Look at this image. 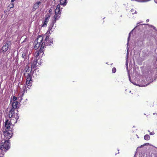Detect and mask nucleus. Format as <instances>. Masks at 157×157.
<instances>
[{"mask_svg": "<svg viewBox=\"0 0 157 157\" xmlns=\"http://www.w3.org/2000/svg\"><path fill=\"white\" fill-rule=\"evenodd\" d=\"M13 127V124L11 122L9 121L8 120H6L5 122V127L3 129L5 130H12V128Z\"/></svg>", "mask_w": 157, "mask_h": 157, "instance_id": "nucleus-6", "label": "nucleus"}, {"mask_svg": "<svg viewBox=\"0 0 157 157\" xmlns=\"http://www.w3.org/2000/svg\"><path fill=\"white\" fill-rule=\"evenodd\" d=\"M146 21L147 22H148L149 21V20L148 19H147Z\"/></svg>", "mask_w": 157, "mask_h": 157, "instance_id": "nucleus-33", "label": "nucleus"}, {"mask_svg": "<svg viewBox=\"0 0 157 157\" xmlns=\"http://www.w3.org/2000/svg\"><path fill=\"white\" fill-rule=\"evenodd\" d=\"M56 22V21L53 20L52 23L50 25L49 27L48 30V32L50 33V31L51 30H52V28L54 24Z\"/></svg>", "mask_w": 157, "mask_h": 157, "instance_id": "nucleus-12", "label": "nucleus"}, {"mask_svg": "<svg viewBox=\"0 0 157 157\" xmlns=\"http://www.w3.org/2000/svg\"><path fill=\"white\" fill-rule=\"evenodd\" d=\"M10 142L2 140L0 144V153H4L10 148Z\"/></svg>", "mask_w": 157, "mask_h": 157, "instance_id": "nucleus-2", "label": "nucleus"}, {"mask_svg": "<svg viewBox=\"0 0 157 157\" xmlns=\"http://www.w3.org/2000/svg\"><path fill=\"white\" fill-rule=\"evenodd\" d=\"M12 7H10V8H13V4H12Z\"/></svg>", "mask_w": 157, "mask_h": 157, "instance_id": "nucleus-36", "label": "nucleus"}, {"mask_svg": "<svg viewBox=\"0 0 157 157\" xmlns=\"http://www.w3.org/2000/svg\"><path fill=\"white\" fill-rule=\"evenodd\" d=\"M40 3L41 2H36L33 6V9L35 10H36L38 8Z\"/></svg>", "mask_w": 157, "mask_h": 157, "instance_id": "nucleus-15", "label": "nucleus"}, {"mask_svg": "<svg viewBox=\"0 0 157 157\" xmlns=\"http://www.w3.org/2000/svg\"><path fill=\"white\" fill-rule=\"evenodd\" d=\"M33 68L29 65L26 66L24 71V75L25 77L26 78V84L28 85L30 84L31 81L33 73L32 72V69Z\"/></svg>", "mask_w": 157, "mask_h": 157, "instance_id": "nucleus-1", "label": "nucleus"}, {"mask_svg": "<svg viewBox=\"0 0 157 157\" xmlns=\"http://www.w3.org/2000/svg\"><path fill=\"white\" fill-rule=\"evenodd\" d=\"M131 91H130V93H131Z\"/></svg>", "mask_w": 157, "mask_h": 157, "instance_id": "nucleus-39", "label": "nucleus"}, {"mask_svg": "<svg viewBox=\"0 0 157 157\" xmlns=\"http://www.w3.org/2000/svg\"><path fill=\"white\" fill-rule=\"evenodd\" d=\"M116 68L115 67H113L112 70V73H115L116 72Z\"/></svg>", "mask_w": 157, "mask_h": 157, "instance_id": "nucleus-23", "label": "nucleus"}, {"mask_svg": "<svg viewBox=\"0 0 157 157\" xmlns=\"http://www.w3.org/2000/svg\"><path fill=\"white\" fill-rule=\"evenodd\" d=\"M154 1L155 3H157V0H154Z\"/></svg>", "mask_w": 157, "mask_h": 157, "instance_id": "nucleus-32", "label": "nucleus"}, {"mask_svg": "<svg viewBox=\"0 0 157 157\" xmlns=\"http://www.w3.org/2000/svg\"><path fill=\"white\" fill-rule=\"evenodd\" d=\"M129 80L130 81H131V80H130V76L129 75Z\"/></svg>", "mask_w": 157, "mask_h": 157, "instance_id": "nucleus-35", "label": "nucleus"}, {"mask_svg": "<svg viewBox=\"0 0 157 157\" xmlns=\"http://www.w3.org/2000/svg\"><path fill=\"white\" fill-rule=\"evenodd\" d=\"M155 133L154 132H151L150 133V135H154Z\"/></svg>", "mask_w": 157, "mask_h": 157, "instance_id": "nucleus-27", "label": "nucleus"}, {"mask_svg": "<svg viewBox=\"0 0 157 157\" xmlns=\"http://www.w3.org/2000/svg\"><path fill=\"white\" fill-rule=\"evenodd\" d=\"M130 12L132 13V14H133V12H134V13L136 14L137 12L136 10H135L134 9H132L130 10Z\"/></svg>", "mask_w": 157, "mask_h": 157, "instance_id": "nucleus-21", "label": "nucleus"}, {"mask_svg": "<svg viewBox=\"0 0 157 157\" xmlns=\"http://www.w3.org/2000/svg\"><path fill=\"white\" fill-rule=\"evenodd\" d=\"M42 44V47H40V49L39 50V51L37 52H39V54L40 55L41 53L43 52V50L44 47L43 46V44Z\"/></svg>", "mask_w": 157, "mask_h": 157, "instance_id": "nucleus-18", "label": "nucleus"}, {"mask_svg": "<svg viewBox=\"0 0 157 157\" xmlns=\"http://www.w3.org/2000/svg\"><path fill=\"white\" fill-rule=\"evenodd\" d=\"M26 54L25 53H24L22 54V56L23 58L24 59H25L26 58Z\"/></svg>", "mask_w": 157, "mask_h": 157, "instance_id": "nucleus-22", "label": "nucleus"}, {"mask_svg": "<svg viewBox=\"0 0 157 157\" xmlns=\"http://www.w3.org/2000/svg\"><path fill=\"white\" fill-rule=\"evenodd\" d=\"M67 3V0H60L59 4L63 6H65Z\"/></svg>", "mask_w": 157, "mask_h": 157, "instance_id": "nucleus-14", "label": "nucleus"}, {"mask_svg": "<svg viewBox=\"0 0 157 157\" xmlns=\"http://www.w3.org/2000/svg\"><path fill=\"white\" fill-rule=\"evenodd\" d=\"M26 89V86H24L23 87L24 90L23 91L22 95H23L24 94V93L25 92V89Z\"/></svg>", "mask_w": 157, "mask_h": 157, "instance_id": "nucleus-25", "label": "nucleus"}, {"mask_svg": "<svg viewBox=\"0 0 157 157\" xmlns=\"http://www.w3.org/2000/svg\"><path fill=\"white\" fill-rule=\"evenodd\" d=\"M3 133L4 137L3 140L9 141V140L12 135V131L5 130L4 131Z\"/></svg>", "mask_w": 157, "mask_h": 157, "instance_id": "nucleus-5", "label": "nucleus"}, {"mask_svg": "<svg viewBox=\"0 0 157 157\" xmlns=\"http://www.w3.org/2000/svg\"><path fill=\"white\" fill-rule=\"evenodd\" d=\"M127 69H128V67H127Z\"/></svg>", "mask_w": 157, "mask_h": 157, "instance_id": "nucleus-38", "label": "nucleus"}, {"mask_svg": "<svg viewBox=\"0 0 157 157\" xmlns=\"http://www.w3.org/2000/svg\"><path fill=\"white\" fill-rule=\"evenodd\" d=\"M52 40V39H49V36H46L45 40H44V47L50 45L52 44L53 41Z\"/></svg>", "mask_w": 157, "mask_h": 157, "instance_id": "nucleus-7", "label": "nucleus"}, {"mask_svg": "<svg viewBox=\"0 0 157 157\" xmlns=\"http://www.w3.org/2000/svg\"><path fill=\"white\" fill-rule=\"evenodd\" d=\"M134 157H135V155H134Z\"/></svg>", "mask_w": 157, "mask_h": 157, "instance_id": "nucleus-40", "label": "nucleus"}, {"mask_svg": "<svg viewBox=\"0 0 157 157\" xmlns=\"http://www.w3.org/2000/svg\"><path fill=\"white\" fill-rule=\"evenodd\" d=\"M131 32H130L129 33V34L128 37V42H127V45H128V42H129V40H130V35H131ZM128 45H127V48H128Z\"/></svg>", "mask_w": 157, "mask_h": 157, "instance_id": "nucleus-20", "label": "nucleus"}, {"mask_svg": "<svg viewBox=\"0 0 157 157\" xmlns=\"http://www.w3.org/2000/svg\"><path fill=\"white\" fill-rule=\"evenodd\" d=\"M10 44V42L9 41H7L2 47L1 51L3 52H6L8 49L9 46Z\"/></svg>", "mask_w": 157, "mask_h": 157, "instance_id": "nucleus-9", "label": "nucleus"}, {"mask_svg": "<svg viewBox=\"0 0 157 157\" xmlns=\"http://www.w3.org/2000/svg\"><path fill=\"white\" fill-rule=\"evenodd\" d=\"M19 102L17 101H14L12 104V108H13L14 109H15L17 108Z\"/></svg>", "mask_w": 157, "mask_h": 157, "instance_id": "nucleus-11", "label": "nucleus"}, {"mask_svg": "<svg viewBox=\"0 0 157 157\" xmlns=\"http://www.w3.org/2000/svg\"><path fill=\"white\" fill-rule=\"evenodd\" d=\"M40 55V54H39V52H36L34 56L35 57H36V59H37V57Z\"/></svg>", "mask_w": 157, "mask_h": 157, "instance_id": "nucleus-19", "label": "nucleus"}, {"mask_svg": "<svg viewBox=\"0 0 157 157\" xmlns=\"http://www.w3.org/2000/svg\"><path fill=\"white\" fill-rule=\"evenodd\" d=\"M150 136L148 135H145L144 136V138L145 140H148L150 139Z\"/></svg>", "mask_w": 157, "mask_h": 157, "instance_id": "nucleus-17", "label": "nucleus"}, {"mask_svg": "<svg viewBox=\"0 0 157 157\" xmlns=\"http://www.w3.org/2000/svg\"><path fill=\"white\" fill-rule=\"evenodd\" d=\"M43 38L40 36H38L37 39H36L34 42V48L35 49H37L40 47H42L43 44V46H44V41H43Z\"/></svg>", "mask_w": 157, "mask_h": 157, "instance_id": "nucleus-3", "label": "nucleus"}, {"mask_svg": "<svg viewBox=\"0 0 157 157\" xmlns=\"http://www.w3.org/2000/svg\"><path fill=\"white\" fill-rule=\"evenodd\" d=\"M52 9H50L49 10V12L50 14H51V13H52Z\"/></svg>", "mask_w": 157, "mask_h": 157, "instance_id": "nucleus-28", "label": "nucleus"}, {"mask_svg": "<svg viewBox=\"0 0 157 157\" xmlns=\"http://www.w3.org/2000/svg\"><path fill=\"white\" fill-rule=\"evenodd\" d=\"M126 60H127V59H126ZM127 61H128V59H127V61H126V64L127 66L128 64V63H127Z\"/></svg>", "mask_w": 157, "mask_h": 157, "instance_id": "nucleus-30", "label": "nucleus"}, {"mask_svg": "<svg viewBox=\"0 0 157 157\" xmlns=\"http://www.w3.org/2000/svg\"><path fill=\"white\" fill-rule=\"evenodd\" d=\"M17 99V98L15 96H13V100L14 101H16Z\"/></svg>", "mask_w": 157, "mask_h": 157, "instance_id": "nucleus-26", "label": "nucleus"}, {"mask_svg": "<svg viewBox=\"0 0 157 157\" xmlns=\"http://www.w3.org/2000/svg\"><path fill=\"white\" fill-rule=\"evenodd\" d=\"M50 15V14L47 13L45 16L44 20L43 21L42 24V26L43 27H45L47 26V25L48 22V21Z\"/></svg>", "mask_w": 157, "mask_h": 157, "instance_id": "nucleus-8", "label": "nucleus"}, {"mask_svg": "<svg viewBox=\"0 0 157 157\" xmlns=\"http://www.w3.org/2000/svg\"><path fill=\"white\" fill-rule=\"evenodd\" d=\"M144 145H141L140 147H143L144 146Z\"/></svg>", "mask_w": 157, "mask_h": 157, "instance_id": "nucleus-31", "label": "nucleus"}, {"mask_svg": "<svg viewBox=\"0 0 157 157\" xmlns=\"http://www.w3.org/2000/svg\"><path fill=\"white\" fill-rule=\"evenodd\" d=\"M128 49L127 50V58H126V59H128V54H129V52H128Z\"/></svg>", "mask_w": 157, "mask_h": 157, "instance_id": "nucleus-24", "label": "nucleus"}, {"mask_svg": "<svg viewBox=\"0 0 157 157\" xmlns=\"http://www.w3.org/2000/svg\"><path fill=\"white\" fill-rule=\"evenodd\" d=\"M55 14H60V6L58 5L56 7V9L55 10Z\"/></svg>", "mask_w": 157, "mask_h": 157, "instance_id": "nucleus-13", "label": "nucleus"}, {"mask_svg": "<svg viewBox=\"0 0 157 157\" xmlns=\"http://www.w3.org/2000/svg\"><path fill=\"white\" fill-rule=\"evenodd\" d=\"M15 0H11V2H14V1H15Z\"/></svg>", "mask_w": 157, "mask_h": 157, "instance_id": "nucleus-34", "label": "nucleus"}, {"mask_svg": "<svg viewBox=\"0 0 157 157\" xmlns=\"http://www.w3.org/2000/svg\"><path fill=\"white\" fill-rule=\"evenodd\" d=\"M40 65V64L38 61V60L36 59L34 60L33 62L31 67L33 68L39 66Z\"/></svg>", "mask_w": 157, "mask_h": 157, "instance_id": "nucleus-10", "label": "nucleus"}, {"mask_svg": "<svg viewBox=\"0 0 157 157\" xmlns=\"http://www.w3.org/2000/svg\"><path fill=\"white\" fill-rule=\"evenodd\" d=\"M15 109L13 108H11L9 112V117L10 118H14L17 121L19 118V115L17 113H15Z\"/></svg>", "mask_w": 157, "mask_h": 157, "instance_id": "nucleus-4", "label": "nucleus"}, {"mask_svg": "<svg viewBox=\"0 0 157 157\" xmlns=\"http://www.w3.org/2000/svg\"><path fill=\"white\" fill-rule=\"evenodd\" d=\"M150 144L149 143H147L144 144V146L145 145H149Z\"/></svg>", "mask_w": 157, "mask_h": 157, "instance_id": "nucleus-29", "label": "nucleus"}, {"mask_svg": "<svg viewBox=\"0 0 157 157\" xmlns=\"http://www.w3.org/2000/svg\"><path fill=\"white\" fill-rule=\"evenodd\" d=\"M29 85L28 86H27V88H30V87H29Z\"/></svg>", "mask_w": 157, "mask_h": 157, "instance_id": "nucleus-37", "label": "nucleus"}, {"mask_svg": "<svg viewBox=\"0 0 157 157\" xmlns=\"http://www.w3.org/2000/svg\"><path fill=\"white\" fill-rule=\"evenodd\" d=\"M60 16V14H55L54 16V20L56 21V20H58Z\"/></svg>", "mask_w": 157, "mask_h": 157, "instance_id": "nucleus-16", "label": "nucleus"}]
</instances>
